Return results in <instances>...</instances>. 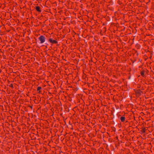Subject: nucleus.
<instances>
[{
  "instance_id": "f257e3e1",
  "label": "nucleus",
  "mask_w": 154,
  "mask_h": 154,
  "mask_svg": "<svg viewBox=\"0 0 154 154\" xmlns=\"http://www.w3.org/2000/svg\"><path fill=\"white\" fill-rule=\"evenodd\" d=\"M38 39L39 41H40V43L41 44L43 43H44L45 40V37L41 35L38 38Z\"/></svg>"
},
{
  "instance_id": "f03ea898",
  "label": "nucleus",
  "mask_w": 154,
  "mask_h": 154,
  "mask_svg": "<svg viewBox=\"0 0 154 154\" xmlns=\"http://www.w3.org/2000/svg\"><path fill=\"white\" fill-rule=\"evenodd\" d=\"M49 41L50 42L52 43V44H57V42L55 40H53L51 38H50L49 39Z\"/></svg>"
},
{
  "instance_id": "7ed1b4c3",
  "label": "nucleus",
  "mask_w": 154,
  "mask_h": 154,
  "mask_svg": "<svg viewBox=\"0 0 154 154\" xmlns=\"http://www.w3.org/2000/svg\"><path fill=\"white\" fill-rule=\"evenodd\" d=\"M35 9L38 12H41V10H40V8L39 7L36 6L35 7Z\"/></svg>"
},
{
  "instance_id": "20e7f679",
  "label": "nucleus",
  "mask_w": 154,
  "mask_h": 154,
  "mask_svg": "<svg viewBox=\"0 0 154 154\" xmlns=\"http://www.w3.org/2000/svg\"><path fill=\"white\" fill-rule=\"evenodd\" d=\"M125 119V117L124 116H122L120 118V120L121 122H124Z\"/></svg>"
},
{
  "instance_id": "39448f33",
  "label": "nucleus",
  "mask_w": 154,
  "mask_h": 154,
  "mask_svg": "<svg viewBox=\"0 0 154 154\" xmlns=\"http://www.w3.org/2000/svg\"><path fill=\"white\" fill-rule=\"evenodd\" d=\"M41 89V88L40 87H38L37 88V91H38Z\"/></svg>"
},
{
  "instance_id": "423d86ee",
  "label": "nucleus",
  "mask_w": 154,
  "mask_h": 154,
  "mask_svg": "<svg viewBox=\"0 0 154 154\" xmlns=\"http://www.w3.org/2000/svg\"><path fill=\"white\" fill-rule=\"evenodd\" d=\"M143 73H142V72H141V75H143Z\"/></svg>"
}]
</instances>
